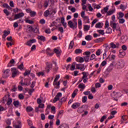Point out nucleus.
I'll list each match as a JSON object with an SVG mask.
<instances>
[{
    "instance_id": "obj_1",
    "label": "nucleus",
    "mask_w": 128,
    "mask_h": 128,
    "mask_svg": "<svg viewBox=\"0 0 128 128\" xmlns=\"http://www.w3.org/2000/svg\"><path fill=\"white\" fill-rule=\"evenodd\" d=\"M11 72L12 74V78H14L16 76H18L20 74V71L16 68H11Z\"/></svg>"
},
{
    "instance_id": "obj_2",
    "label": "nucleus",
    "mask_w": 128,
    "mask_h": 128,
    "mask_svg": "<svg viewBox=\"0 0 128 128\" xmlns=\"http://www.w3.org/2000/svg\"><path fill=\"white\" fill-rule=\"evenodd\" d=\"M68 26L72 30H76L78 28V23L72 22V20H70L68 22Z\"/></svg>"
},
{
    "instance_id": "obj_3",
    "label": "nucleus",
    "mask_w": 128,
    "mask_h": 128,
    "mask_svg": "<svg viewBox=\"0 0 128 128\" xmlns=\"http://www.w3.org/2000/svg\"><path fill=\"white\" fill-rule=\"evenodd\" d=\"M82 74H83V76H82V80L84 84H86L88 82V72H82Z\"/></svg>"
},
{
    "instance_id": "obj_4",
    "label": "nucleus",
    "mask_w": 128,
    "mask_h": 128,
    "mask_svg": "<svg viewBox=\"0 0 128 128\" xmlns=\"http://www.w3.org/2000/svg\"><path fill=\"white\" fill-rule=\"evenodd\" d=\"M38 107L36 108V112H44V110H40V108H44V104H38Z\"/></svg>"
},
{
    "instance_id": "obj_5",
    "label": "nucleus",
    "mask_w": 128,
    "mask_h": 128,
    "mask_svg": "<svg viewBox=\"0 0 128 128\" xmlns=\"http://www.w3.org/2000/svg\"><path fill=\"white\" fill-rule=\"evenodd\" d=\"M23 16H24V12L15 14L14 16V20H18V18H23Z\"/></svg>"
},
{
    "instance_id": "obj_6",
    "label": "nucleus",
    "mask_w": 128,
    "mask_h": 128,
    "mask_svg": "<svg viewBox=\"0 0 128 128\" xmlns=\"http://www.w3.org/2000/svg\"><path fill=\"white\" fill-rule=\"evenodd\" d=\"M62 92L58 93L53 100V102L54 104L58 100H60V98H62Z\"/></svg>"
},
{
    "instance_id": "obj_7",
    "label": "nucleus",
    "mask_w": 128,
    "mask_h": 128,
    "mask_svg": "<svg viewBox=\"0 0 128 128\" xmlns=\"http://www.w3.org/2000/svg\"><path fill=\"white\" fill-rule=\"evenodd\" d=\"M111 96L112 98H120V96H121L120 92H113L111 94Z\"/></svg>"
},
{
    "instance_id": "obj_8",
    "label": "nucleus",
    "mask_w": 128,
    "mask_h": 128,
    "mask_svg": "<svg viewBox=\"0 0 128 128\" xmlns=\"http://www.w3.org/2000/svg\"><path fill=\"white\" fill-rule=\"evenodd\" d=\"M10 72V69H7L5 70L2 76V78H6L9 76Z\"/></svg>"
},
{
    "instance_id": "obj_9",
    "label": "nucleus",
    "mask_w": 128,
    "mask_h": 128,
    "mask_svg": "<svg viewBox=\"0 0 128 128\" xmlns=\"http://www.w3.org/2000/svg\"><path fill=\"white\" fill-rule=\"evenodd\" d=\"M34 42H36V39H32V40H30L29 41H28L26 43V46H31L32 44H34Z\"/></svg>"
},
{
    "instance_id": "obj_10",
    "label": "nucleus",
    "mask_w": 128,
    "mask_h": 128,
    "mask_svg": "<svg viewBox=\"0 0 128 128\" xmlns=\"http://www.w3.org/2000/svg\"><path fill=\"white\" fill-rule=\"evenodd\" d=\"M128 36L126 35H124L121 36L120 42L122 44H124L128 40Z\"/></svg>"
},
{
    "instance_id": "obj_11",
    "label": "nucleus",
    "mask_w": 128,
    "mask_h": 128,
    "mask_svg": "<svg viewBox=\"0 0 128 128\" xmlns=\"http://www.w3.org/2000/svg\"><path fill=\"white\" fill-rule=\"evenodd\" d=\"M78 70H80L82 72H84V70H86V66H84V64H78L76 66Z\"/></svg>"
},
{
    "instance_id": "obj_12",
    "label": "nucleus",
    "mask_w": 128,
    "mask_h": 128,
    "mask_svg": "<svg viewBox=\"0 0 128 128\" xmlns=\"http://www.w3.org/2000/svg\"><path fill=\"white\" fill-rule=\"evenodd\" d=\"M46 54H48V56H52L54 55V52H52V50L50 48H47L46 50Z\"/></svg>"
},
{
    "instance_id": "obj_13",
    "label": "nucleus",
    "mask_w": 128,
    "mask_h": 128,
    "mask_svg": "<svg viewBox=\"0 0 128 128\" xmlns=\"http://www.w3.org/2000/svg\"><path fill=\"white\" fill-rule=\"evenodd\" d=\"M37 38L38 40H40L41 42H44L46 40V37L44 36L38 35Z\"/></svg>"
},
{
    "instance_id": "obj_14",
    "label": "nucleus",
    "mask_w": 128,
    "mask_h": 128,
    "mask_svg": "<svg viewBox=\"0 0 128 128\" xmlns=\"http://www.w3.org/2000/svg\"><path fill=\"white\" fill-rule=\"evenodd\" d=\"M80 104L78 102H75L72 106V108H74V110H76V108H80Z\"/></svg>"
},
{
    "instance_id": "obj_15",
    "label": "nucleus",
    "mask_w": 128,
    "mask_h": 128,
    "mask_svg": "<svg viewBox=\"0 0 128 128\" xmlns=\"http://www.w3.org/2000/svg\"><path fill=\"white\" fill-rule=\"evenodd\" d=\"M15 62L16 61H14V59L11 60L8 64V68H11V66H14Z\"/></svg>"
},
{
    "instance_id": "obj_16",
    "label": "nucleus",
    "mask_w": 128,
    "mask_h": 128,
    "mask_svg": "<svg viewBox=\"0 0 128 128\" xmlns=\"http://www.w3.org/2000/svg\"><path fill=\"white\" fill-rule=\"evenodd\" d=\"M30 28H31V30H32L34 32H35V34H40V30H39V28L38 26H36L35 28H32V26H30Z\"/></svg>"
},
{
    "instance_id": "obj_17",
    "label": "nucleus",
    "mask_w": 128,
    "mask_h": 128,
    "mask_svg": "<svg viewBox=\"0 0 128 128\" xmlns=\"http://www.w3.org/2000/svg\"><path fill=\"white\" fill-rule=\"evenodd\" d=\"M60 20L61 24H62L63 26L64 27V28H66V22H64V17L61 18Z\"/></svg>"
},
{
    "instance_id": "obj_18",
    "label": "nucleus",
    "mask_w": 128,
    "mask_h": 128,
    "mask_svg": "<svg viewBox=\"0 0 128 128\" xmlns=\"http://www.w3.org/2000/svg\"><path fill=\"white\" fill-rule=\"evenodd\" d=\"M10 34V31H6V30H4V34L2 36V38H6V36H8V34Z\"/></svg>"
},
{
    "instance_id": "obj_19",
    "label": "nucleus",
    "mask_w": 128,
    "mask_h": 128,
    "mask_svg": "<svg viewBox=\"0 0 128 128\" xmlns=\"http://www.w3.org/2000/svg\"><path fill=\"white\" fill-rule=\"evenodd\" d=\"M44 16H45V18H48V16H50L51 15H50V9L46 10L44 12Z\"/></svg>"
},
{
    "instance_id": "obj_20",
    "label": "nucleus",
    "mask_w": 128,
    "mask_h": 128,
    "mask_svg": "<svg viewBox=\"0 0 128 128\" xmlns=\"http://www.w3.org/2000/svg\"><path fill=\"white\" fill-rule=\"evenodd\" d=\"M118 66L120 68H122L124 66V62L122 60H120L118 62Z\"/></svg>"
},
{
    "instance_id": "obj_21",
    "label": "nucleus",
    "mask_w": 128,
    "mask_h": 128,
    "mask_svg": "<svg viewBox=\"0 0 128 128\" xmlns=\"http://www.w3.org/2000/svg\"><path fill=\"white\" fill-rule=\"evenodd\" d=\"M108 6H106V7L104 8V10H101V12L102 14H104L106 13L108 14Z\"/></svg>"
},
{
    "instance_id": "obj_22",
    "label": "nucleus",
    "mask_w": 128,
    "mask_h": 128,
    "mask_svg": "<svg viewBox=\"0 0 128 128\" xmlns=\"http://www.w3.org/2000/svg\"><path fill=\"white\" fill-rule=\"evenodd\" d=\"M46 66H47V72H50V68H52V64L50 63V62H48L46 64Z\"/></svg>"
},
{
    "instance_id": "obj_23",
    "label": "nucleus",
    "mask_w": 128,
    "mask_h": 128,
    "mask_svg": "<svg viewBox=\"0 0 128 128\" xmlns=\"http://www.w3.org/2000/svg\"><path fill=\"white\" fill-rule=\"evenodd\" d=\"M124 16V14L122 12H119L118 14V16H117L118 20H120V18H122Z\"/></svg>"
},
{
    "instance_id": "obj_24",
    "label": "nucleus",
    "mask_w": 128,
    "mask_h": 128,
    "mask_svg": "<svg viewBox=\"0 0 128 128\" xmlns=\"http://www.w3.org/2000/svg\"><path fill=\"white\" fill-rule=\"evenodd\" d=\"M110 26L112 28H114L113 31L114 32V30H116V24L114 22H111L110 23Z\"/></svg>"
},
{
    "instance_id": "obj_25",
    "label": "nucleus",
    "mask_w": 128,
    "mask_h": 128,
    "mask_svg": "<svg viewBox=\"0 0 128 128\" xmlns=\"http://www.w3.org/2000/svg\"><path fill=\"white\" fill-rule=\"evenodd\" d=\"M126 56V52L124 50H120V58H123Z\"/></svg>"
},
{
    "instance_id": "obj_26",
    "label": "nucleus",
    "mask_w": 128,
    "mask_h": 128,
    "mask_svg": "<svg viewBox=\"0 0 128 128\" xmlns=\"http://www.w3.org/2000/svg\"><path fill=\"white\" fill-rule=\"evenodd\" d=\"M102 26H104V24L99 22L96 24L95 27L96 28H102Z\"/></svg>"
},
{
    "instance_id": "obj_27",
    "label": "nucleus",
    "mask_w": 128,
    "mask_h": 128,
    "mask_svg": "<svg viewBox=\"0 0 128 128\" xmlns=\"http://www.w3.org/2000/svg\"><path fill=\"white\" fill-rule=\"evenodd\" d=\"M50 16H54L56 14V9H50Z\"/></svg>"
},
{
    "instance_id": "obj_28",
    "label": "nucleus",
    "mask_w": 128,
    "mask_h": 128,
    "mask_svg": "<svg viewBox=\"0 0 128 128\" xmlns=\"http://www.w3.org/2000/svg\"><path fill=\"white\" fill-rule=\"evenodd\" d=\"M78 89L75 90L73 92H72V98H74L76 97V94H78Z\"/></svg>"
},
{
    "instance_id": "obj_29",
    "label": "nucleus",
    "mask_w": 128,
    "mask_h": 128,
    "mask_svg": "<svg viewBox=\"0 0 128 128\" xmlns=\"http://www.w3.org/2000/svg\"><path fill=\"white\" fill-rule=\"evenodd\" d=\"M104 38H98L95 40V42H96V44H98V42H102L104 40Z\"/></svg>"
},
{
    "instance_id": "obj_30",
    "label": "nucleus",
    "mask_w": 128,
    "mask_h": 128,
    "mask_svg": "<svg viewBox=\"0 0 128 128\" xmlns=\"http://www.w3.org/2000/svg\"><path fill=\"white\" fill-rule=\"evenodd\" d=\"M26 110L28 112H32L34 110V108L30 106H28L26 108Z\"/></svg>"
},
{
    "instance_id": "obj_31",
    "label": "nucleus",
    "mask_w": 128,
    "mask_h": 128,
    "mask_svg": "<svg viewBox=\"0 0 128 128\" xmlns=\"http://www.w3.org/2000/svg\"><path fill=\"white\" fill-rule=\"evenodd\" d=\"M78 114H82L84 112V110L82 108V106L79 108L77 110Z\"/></svg>"
},
{
    "instance_id": "obj_32",
    "label": "nucleus",
    "mask_w": 128,
    "mask_h": 128,
    "mask_svg": "<svg viewBox=\"0 0 128 128\" xmlns=\"http://www.w3.org/2000/svg\"><path fill=\"white\" fill-rule=\"evenodd\" d=\"M74 40H72L69 44L68 48L71 49L74 48Z\"/></svg>"
},
{
    "instance_id": "obj_33",
    "label": "nucleus",
    "mask_w": 128,
    "mask_h": 128,
    "mask_svg": "<svg viewBox=\"0 0 128 128\" xmlns=\"http://www.w3.org/2000/svg\"><path fill=\"white\" fill-rule=\"evenodd\" d=\"M82 20L78 19V26L80 30L82 29Z\"/></svg>"
},
{
    "instance_id": "obj_34",
    "label": "nucleus",
    "mask_w": 128,
    "mask_h": 128,
    "mask_svg": "<svg viewBox=\"0 0 128 128\" xmlns=\"http://www.w3.org/2000/svg\"><path fill=\"white\" fill-rule=\"evenodd\" d=\"M74 52L76 54H82V50L80 48H78L75 50Z\"/></svg>"
},
{
    "instance_id": "obj_35",
    "label": "nucleus",
    "mask_w": 128,
    "mask_h": 128,
    "mask_svg": "<svg viewBox=\"0 0 128 128\" xmlns=\"http://www.w3.org/2000/svg\"><path fill=\"white\" fill-rule=\"evenodd\" d=\"M118 20V22L119 24H122L126 22V20L124 18H120Z\"/></svg>"
},
{
    "instance_id": "obj_36",
    "label": "nucleus",
    "mask_w": 128,
    "mask_h": 128,
    "mask_svg": "<svg viewBox=\"0 0 128 128\" xmlns=\"http://www.w3.org/2000/svg\"><path fill=\"white\" fill-rule=\"evenodd\" d=\"M115 12H116L115 10H109L108 12H107V16H112V14H114Z\"/></svg>"
},
{
    "instance_id": "obj_37",
    "label": "nucleus",
    "mask_w": 128,
    "mask_h": 128,
    "mask_svg": "<svg viewBox=\"0 0 128 128\" xmlns=\"http://www.w3.org/2000/svg\"><path fill=\"white\" fill-rule=\"evenodd\" d=\"M58 78H60V75H56L53 83L54 86L56 84V82H58Z\"/></svg>"
},
{
    "instance_id": "obj_38",
    "label": "nucleus",
    "mask_w": 128,
    "mask_h": 128,
    "mask_svg": "<svg viewBox=\"0 0 128 128\" xmlns=\"http://www.w3.org/2000/svg\"><path fill=\"white\" fill-rule=\"evenodd\" d=\"M85 39L86 40H92V36L90 35H88L85 37Z\"/></svg>"
},
{
    "instance_id": "obj_39",
    "label": "nucleus",
    "mask_w": 128,
    "mask_h": 128,
    "mask_svg": "<svg viewBox=\"0 0 128 128\" xmlns=\"http://www.w3.org/2000/svg\"><path fill=\"white\" fill-rule=\"evenodd\" d=\"M79 88H82V90H84L86 88V85L84 84H80L78 85Z\"/></svg>"
},
{
    "instance_id": "obj_40",
    "label": "nucleus",
    "mask_w": 128,
    "mask_h": 128,
    "mask_svg": "<svg viewBox=\"0 0 128 128\" xmlns=\"http://www.w3.org/2000/svg\"><path fill=\"white\" fill-rule=\"evenodd\" d=\"M12 102V99L11 98H8L7 101L8 106H10Z\"/></svg>"
},
{
    "instance_id": "obj_41",
    "label": "nucleus",
    "mask_w": 128,
    "mask_h": 128,
    "mask_svg": "<svg viewBox=\"0 0 128 128\" xmlns=\"http://www.w3.org/2000/svg\"><path fill=\"white\" fill-rule=\"evenodd\" d=\"M112 30L110 28H108L106 30V34H112Z\"/></svg>"
},
{
    "instance_id": "obj_42",
    "label": "nucleus",
    "mask_w": 128,
    "mask_h": 128,
    "mask_svg": "<svg viewBox=\"0 0 128 128\" xmlns=\"http://www.w3.org/2000/svg\"><path fill=\"white\" fill-rule=\"evenodd\" d=\"M18 68L20 70H24V62H22L20 65L18 66Z\"/></svg>"
},
{
    "instance_id": "obj_43",
    "label": "nucleus",
    "mask_w": 128,
    "mask_h": 128,
    "mask_svg": "<svg viewBox=\"0 0 128 128\" xmlns=\"http://www.w3.org/2000/svg\"><path fill=\"white\" fill-rule=\"evenodd\" d=\"M90 26L85 25L84 26V32H88V30H90Z\"/></svg>"
},
{
    "instance_id": "obj_44",
    "label": "nucleus",
    "mask_w": 128,
    "mask_h": 128,
    "mask_svg": "<svg viewBox=\"0 0 128 128\" xmlns=\"http://www.w3.org/2000/svg\"><path fill=\"white\" fill-rule=\"evenodd\" d=\"M84 12H85L84 11H83L81 12V16L82 18L85 20L86 18H88V16H84V14H85Z\"/></svg>"
},
{
    "instance_id": "obj_45",
    "label": "nucleus",
    "mask_w": 128,
    "mask_h": 128,
    "mask_svg": "<svg viewBox=\"0 0 128 128\" xmlns=\"http://www.w3.org/2000/svg\"><path fill=\"white\" fill-rule=\"evenodd\" d=\"M88 100V97L86 96H84L82 98V102L84 104L85 102H86V100Z\"/></svg>"
},
{
    "instance_id": "obj_46",
    "label": "nucleus",
    "mask_w": 128,
    "mask_h": 128,
    "mask_svg": "<svg viewBox=\"0 0 128 128\" xmlns=\"http://www.w3.org/2000/svg\"><path fill=\"white\" fill-rule=\"evenodd\" d=\"M27 24H34V21L30 20H25Z\"/></svg>"
},
{
    "instance_id": "obj_47",
    "label": "nucleus",
    "mask_w": 128,
    "mask_h": 128,
    "mask_svg": "<svg viewBox=\"0 0 128 128\" xmlns=\"http://www.w3.org/2000/svg\"><path fill=\"white\" fill-rule=\"evenodd\" d=\"M76 70V65L74 64V63H73L70 68V70Z\"/></svg>"
},
{
    "instance_id": "obj_48",
    "label": "nucleus",
    "mask_w": 128,
    "mask_h": 128,
    "mask_svg": "<svg viewBox=\"0 0 128 128\" xmlns=\"http://www.w3.org/2000/svg\"><path fill=\"white\" fill-rule=\"evenodd\" d=\"M109 58V60H112L116 59V55L114 54H112L111 56V58H110V56H108L107 58V60Z\"/></svg>"
},
{
    "instance_id": "obj_49",
    "label": "nucleus",
    "mask_w": 128,
    "mask_h": 128,
    "mask_svg": "<svg viewBox=\"0 0 128 128\" xmlns=\"http://www.w3.org/2000/svg\"><path fill=\"white\" fill-rule=\"evenodd\" d=\"M4 14H6L7 16H10V12H8L6 9H4Z\"/></svg>"
},
{
    "instance_id": "obj_50",
    "label": "nucleus",
    "mask_w": 128,
    "mask_h": 128,
    "mask_svg": "<svg viewBox=\"0 0 128 128\" xmlns=\"http://www.w3.org/2000/svg\"><path fill=\"white\" fill-rule=\"evenodd\" d=\"M98 32L100 34H102V36H104V30H97Z\"/></svg>"
},
{
    "instance_id": "obj_51",
    "label": "nucleus",
    "mask_w": 128,
    "mask_h": 128,
    "mask_svg": "<svg viewBox=\"0 0 128 128\" xmlns=\"http://www.w3.org/2000/svg\"><path fill=\"white\" fill-rule=\"evenodd\" d=\"M110 48H116V44H114V42H111L110 44Z\"/></svg>"
},
{
    "instance_id": "obj_52",
    "label": "nucleus",
    "mask_w": 128,
    "mask_h": 128,
    "mask_svg": "<svg viewBox=\"0 0 128 128\" xmlns=\"http://www.w3.org/2000/svg\"><path fill=\"white\" fill-rule=\"evenodd\" d=\"M78 62H84V59L82 57H79Z\"/></svg>"
},
{
    "instance_id": "obj_53",
    "label": "nucleus",
    "mask_w": 128,
    "mask_h": 128,
    "mask_svg": "<svg viewBox=\"0 0 128 128\" xmlns=\"http://www.w3.org/2000/svg\"><path fill=\"white\" fill-rule=\"evenodd\" d=\"M13 104L14 106H18L20 102L18 101H14Z\"/></svg>"
},
{
    "instance_id": "obj_54",
    "label": "nucleus",
    "mask_w": 128,
    "mask_h": 128,
    "mask_svg": "<svg viewBox=\"0 0 128 128\" xmlns=\"http://www.w3.org/2000/svg\"><path fill=\"white\" fill-rule=\"evenodd\" d=\"M84 62H88V60H90V57L88 56H84Z\"/></svg>"
},
{
    "instance_id": "obj_55",
    "label": "nucleus",
    "mask_w": 128,
    "mask_h": 128,
    "mask_svg": "<svg viewBox=\"0 0 128 128\" xmlns=\"http://www.w3.org/2000/svg\"><path fill=\"white\" fill-rule=\"evenodd\" d=\"M4 8H8V10H10V7L8 4H3Z\"/></svg>"
},
{
    "instance_id": "obj_56",
    "label": "nucleus",
    "mask_w": 128,
    "mask_h": 128,
    "mask_svg": "<svg viewBox=\"0 0 128 128\" xmlns=\"http://www.w3.org/2000/svg\"><path fill=\"white\" fill-rule=\"evenodd\" d=\"M42 98H38L37 99V104H42Z\"/></svg>"
},
{
    "instance_id": "obj_57",
    "label": "nucleus",
    "mask_w": 128,
    "mask_h": 128,
    "mask_svg": "<svg viewBox=\"0 0 128 128\" xmlns=\"http://www.w3.org/2000/svg\"><path fill=\"white\" fill-rule=\"evenodd\" d=\"M36 14V12L34 11H31L30 13V16H34Z\"/></svg>"
},
{
    "instance_id": "obj_58",
    "label": "nucleus",
    "mask_w": 128,
    "mask_h": 128,
    "mask_svg": "<svg viewBox=\"0 0 128 128\" xmlns=\"http://www.w3.org/2000/svg\"><path fill=\"white\" fill-rule=\"evenodd\" d=\"M30 74V70L28 71H26L25 72H24V76H28V74Z\"/></svg>"
},
{
    "instance_id": "obj_59",
    "label": "nucleus",
    "mask_w": 128,
    "mask_h": 128,
    "mask_svg": "<svg viewBox=\"0 0 128 128\" xmlns=\"http://www.w3.org/2000/svg\"><path fill=\"white\" fill-rule=\"evenodd\" d=\"M37 76H44V72H38L37 73Z\"/></svg>"
},
{
    "instance_id": "obj_60",
    "label": "nucleus",
    "mask_w": 128,
    "mask_h": 128,
    "mask_svg": "<svg viewBox=\"0 0 128 128\" xmlns=\"http://www.w3.org/2000/svg\"><path fill=\"white\" fill-rule=\"evenodd\" d=\"M120 10H126V6H124V5L121 4L120 5Z\"/></svg>"
},
{
    "instance_id": "obj_61",
    "label": "nucleus",
    "mask_w": 128,
    "mask_h": 128,
    "mask_svg": "<svg viewBox=\"0 0 128 128\" xmlns=\"http://www.w3.org/2000/svg\"><path fill=\"white\" fill-rule=\"evenodd\" d=\"M58 30L61 32V34L64 33V28L62 27H59L58 28Z\"/></svg>"
},
{
    "instance_id": "obj_62",
    "label": "nucleus",
    "mask_w": 128,
    "mask_h": 128,
    "mask_svg": "<svg viewBox=\"0 0 128 128\" xmlns=\"http://www.w3.org/2000/svg\"><path fill=\"white\" fill-rule=\"evenodd\" d=\"M61 102H66V97H63L60 100Z\"/></svg>"
},
{
    "instance_id": "obj_63",
    "label": "nucleus",
    "mask_w": 128,
    "mask_h": 128,
    "mask_svg": "<svg viewBox=\"0 0 128 128\" xmlns=\"http://www.w3.org/2000/svg\"><path fill=\"white\" fill-rule=\"evenodd\" d=\"M60 128H68V126H66V124H62L60 126Z\"/></svg>"
},
{
    "instance_id": "obj_64",
    "label": "nucleus",
    "mask_w": 128,
    "mask_h": 128,
    "mask_svg": "<svg viewBox=\"0 0 128 128\" xmlns=\"http://www.w3.org/2000/svg\"><path fill=\"white\" fill-rule=\"evenodd\" d=\"M128 102H124L121 104L120 106H128Z\"/></svg>"
}]
</instances>
